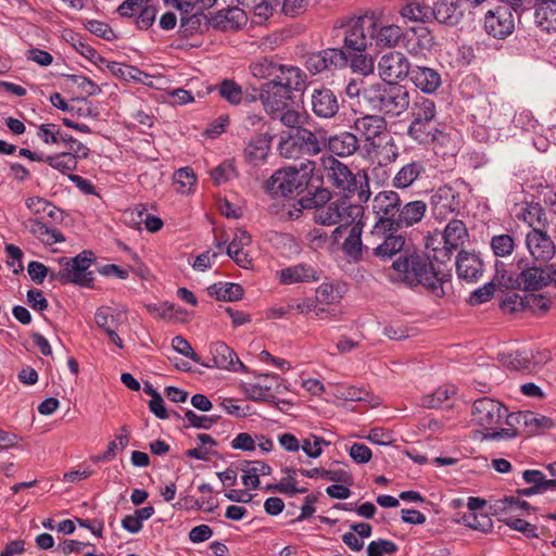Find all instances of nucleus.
Returning a JSON list of instances; mask_svg holds the SVG:
<instances>
[{
    "mask_svg": "<svg viewBox=\"0 0 556 556\" xmlns=\"http://www.w3.org/2000/svg\"><path fill=\"white\" fill-rule=\"evenodd\" d=\"M211 178L216 186H220L236 175L235 167L227 162H223L210 172Z\"/></svg>",
    "mask_w": 556,
    "mask_h": 556,
    "instance_id": "64",
    "label": "nucleus"
},
{
    "mask_svg": "<svg viewBox=\"0 0 556 556\" xmlns=\"http://www.w3.org/2000/svg\"><path fill=\"white\" fill-rule=\"evenodd\" d=\"M78 160L80 159L76 157L71 152H61L59 154L48 155L45 157V162L47 164L63 175L71 174L70 172L77 169Z\"/></svg>",
    "mask_w": 556,
    "mask_h": 556,
    "instance_id": "45",
    "label": "nucleus"
},
{
    "mask_svg": "<svg viewBox=\"0 0 556 556\" xmlns=\"http://www.w3.org/2000/svg\"><path fill=\"white\" fill-rule=\"evenodd\" d=\"M207 293L217 301L233 302L242 299L244 290L235 282H215L207 288Z\"/></svg>",
    "mask_w": 556,
    "mask_h": 556,
    "instance_id": "38",
    "label": "nucleus"
},
{
    "mask_svg": "<svg viewBox=\"0 0 556 556\" xmlns=\"http://www.w3.org/2000/svg\"><path fill=\"white\" fill-rule=\"evenodd\" d=\"M454 393V387L441 386L432 393L424 395L420 400V404L425 408L437 409L440 408L442 404L450 399L451 394Z\"/></svg>",
    "mask_w": 556,
    "mask_h": 556,
    "instance_id": "49",
    "label": "nucleus"
},
{
    "mask_svg": "<svg viewBox=\"0 0 556 556\" xmlns=\"http://www.w3.org/2000/svg\"><path fill=\"white\" fill-rule=\"evenodd\" d=\"M370 13L371 25V43L375 42L380 49H394L402 41L404 36L403 29L395 24L383 23L375 12Z\"/></svg>",
    "mask_w": 556,
    "mask_h": 556,
    "instance_id": "20",
    "label": "nucleus"
},
{
    "mask_svg": "<svg viewBox=\"0 0 556 556\" xmlns=\"http://www.w3.org/2000/svg\"><path fill=\"white\" fill-rule=\"evenodd\" d=\"M525 308L534 315H544L551 306V301L544 294H536L534 292H527L525 294Z\"/></svg>",
    "mask_w": 556,
    "mask_h": 556,
    "instance_id": "53",
    "label": "nucleus"
},
{
    "mask_svg": "<svg viewBox=\"0 0 556 556\" xmlns=\"http://www.w3.org/2000/svg\"><path fill=\"white\" fill-rule=\"evenodd\" d=\"M320 161L323 174L319 176L337 195L344 200L356 195L359 204L369 200L371 192L365 172L354 174L346 164L332 155L323 156Z\"/></svg>",
    "mask_w": 556,
    "mask_h": 556,
    "instance_id": "4",
    "label": "nucleus"
},
{
    "mask_svg": "<svg viewBox=\"0 0 556 556\" xmlns=\"http://www.w3.org/2000/svg\"><path fill=\"white\" fill-rule=\"evenodd\" d=\"M97 257L91 250H84L74 257H60L59 271H51L50 281H59L61 285H75L80 288H94L93 271L89 270Z\"/></svg>",
    "mask_w": 556,
    "mask_h": 556,
    "instance_id": "9",
    "label": "nucleus"
},
{
    "mask_svg": "<svg viewBox=\"0 0 556 556\" xmlns=\"http://www.w3.org/2000/svg\"><path fill=\"white\" fill-rule=\"evenodd\" d=\"M304 66L313 76L324 73L332 74L338 70L348 67V59L342 49L326 48L307 53L305 55Z\"/></svg>",
    "mask_w": 556,
    "mask_h": 556,
    "instance_id": "15",
    "label": "nucleus"
},
{
    "mask_svg": "<svg viewBox=\"0 0 556 556\" xmlns=\"http://www.w3.org/2000/svg\"><path fill=\"white\" fill-rule=\"evenodd\" d=\"M63 132L59 125L53 123L41 124L38 127L37 136L46 143V144H55L61 141V136Z\"/></svg>",
    "mask_w": 556,
    "mask_h": 556,
    "instance_id": "61",
    "label": "nucleus"
},
{
    "mask_svg": "<svg viewBox=\"0 0 556 556\" xmlns=\"http://www.w3.org/2000/svg\"><path fill=\"white\" fill-rule=\"evenodd\" d=\"M412 64L407 56L400 51H389L378 61V74L382 81L401 83L409 77Z\"/></svg>",
    "mask_w": 556,
    "mask_h": 556,
    "instance_id": "17",
    "label": "nucleus"
},
{
    "mask_svg": "<svg viewBox=\"0 0 556 556\" xmlns=\"http://www.w3.org/2000/svg\"><path fill=\"white\" fill-rule=\"evenodd\" d=\"M490 247L496 257H506L515 251L516 241L509 233L494 235L491 238Z\"/></svg>",
    "mask_w": 556,
    "mask_h": 556,
    "instance_id": "50",
    "label": "nucleus"
},
{
    "mask_svg": "<svg viewBox=\"0 0 556 556\" xmlns=\"http://www.w3.org/2000/svg\"><path fill=\"white\" fill-rule=\"evenodd\" d=\"M427 177L426 164L421 160L412 161L403 165L393 178V186L397 189H406L416 181Z\"/></svg>",
    "mask_w": 556,
    "mask_h": 556,
    "instance_id": "30",
    "label": "nucleus"
},
{
    "mask_svg": "<svg viewBox=\"0 0 556 556\" xmlns=\"http://www.w3.org/2000/svg\"><path fill=\"white\" fill-rule=\"evenodd\" d=\"M345 56L348 59V66H350L354 73H359L364 76L374 73L375 60L366 51L345 52Z\"/></svg>",
    "mask_w": 556,
    "mask_h": 556,
    "instance_id": "40",
    "label": "nucleus"
},
{
    "mask_svg": "<svg viewBox=\"0 0 556 556\" xmlns=\"http://www.w3.org/2000/svg\"><path fill=\"white\" fill-rule=\"evenodd\" d=\"M464 13L465 10L459 0H437L432 7V17L447 26L459 24Z\"/></svg>",
    "mask_w": 556,
    "mask_h": 556,
    "instance_id": "28",
    "label": "nucleus"
},
{
    "mask_svg": "<svg viewBox=\"0 0 556 556\" xmlns=\"http://www.w3.org/2000/svg\"><path fill=\"white\" fill-rule=\"evenodd\" d=\"M502 5L489 10L484 15L485 31L497 39L508 37L515 29L513 13L520 16L525 11L531 9L530 0H497Z\"/></svg>",
    "mask_w": 556,
    "mask_h": 556,
    "instance_id": "10",
    "label": "nucleus"
},
{
    "mask_svg": "<svg viewBox=\"0 0 556 556\" xmlns=\"http://www.w3.org/2000/svg\"><path fill=\"white\" fill-rule=\"evenodd\" d=\"M271 119H278L282 125L289 127L290 130H293L301 126V114L295 109L291 108L290 104L283 106V109H278V112H273L268 114Z\"/></svg>",
    "mask_w": 556,
    "mask_h": 556,
    "instance_id": "52",
    "label": "nucleus"
},
{
    "mask_svg": "<svg viewBox=\"0 0 556 556\" xmlns=\"http://www.w3.org/2000/svg\"><path fill=\"white\" fill-rule=\"evenodd\" d=\"M317 135L311 129L299 126L293 130L280 136L277 150L279 155L285 159H301L304 156L317 155L324 148Z\"/></svg>",
    "mask_w": 556,
    "mask_h": 556,
    "instance_id": "11",
    "label": "nucleus"
},
{
    "mask_svg": "<svg viewBox=\"0 0 556 556\" xmlns=\"http://www.w3.org/2000/svg\"><path fill=\"white\" fill-rule=\"evenodd\" d=\"M343 99L332 89L321 86L315 88L311 94V109L313 114L321 119H331L340 111Z\"/></svg>",
    "mask_w": 556,
    "mask_h": 556,
    "instance_id": "19",
    "label": "nucleus"
},
{
    "mask_svg": "<svg viewBox=\"0 0 556 556\" xmlns=\"http://www.w3.org/2000/svg\"><path fill=\"white\" fill-rule=\"evenodd\" d=\"M525 419V428L529 429V432L533 433L541 429H549L554 426V422L551 418L539 415L531 410H527Z\"/></svg>",
    "mask_w": 556,
    "mask_h": 556,
    "instance_id": "59",
    "label": "nucleus"
},
{
    "mask_svg": "<svg viewBox=\"0 0 556 556\" xmlns=\"http://www.w3.org/2000/svg\"><path fill=\"white\" fill-rule=\"evenodd\" d=\"M397 279L409 288L422 286L437 298L445 295L444 285L450 281L451 274L435 268L431 257L414 247L397 256L391 265Z\"/></svg>",
    "mask_w": 556,
    "mask_h": 556,
    "instance_id": "3",
    "label": "nucleus"
},
{
    "mask_svg": "<svg viewBox=\"0 0 556 556\" xmlns=\"http://www.w3.org/2000/svg\"><path fill=\"white\" fill-rule=\"evenodd\" d=\"M260 100L267 114L278 112L292 100V93L277 79H270L262 84L260 88Z\"/></svg>",
    "mask_w": 556,
    "mask_h": 556,
    "instance_id": "21",
    "label": "nucleus"
},
{
    "mask_svg": "<svg viewBox=\"0 0 556 556\" xmlns=\"http://www.w3.org/2000/svg\"><path fill=\"white\" fill-rule=\"evenodd\" d=\"M526 245L534 261L547 263L556 254V245L553 239L538 228H533L526 236Z\"/></svg>",
    "mask_w": 556,
    "mask_h": 556,
    "instance_id": "23",
    "label": "nucleus"
},
{
    "mask_svg": "<svg viewBox=\"0 0 556 556\" xmlns=\"http://www.w3.org/2000/svg\"><path fill=\"white\" fill-rule=\"evenodd\" d=\"M212 418H208V415H198L192 409L186 408L184 409V428H195V429H203V430H210V421H212Z\"/></svg>",
    "mask_w": 556,
    "mask_h": 556,
    "instance_id": "60",
    "label": "nucleus"
},
{
    "mask_svg": "<svg viewBox=\"0 0 556 556\" xmlns=\"http://www.w3.org/2000/svg\"><path fill=\"white\" fill-rule=\"evenodd\" d=\"M218 96L231 105H239L243 101L242 87L233 79L225 78L216 85Z\"/></svg>",
    "mask_w": 556,
    "mask_h": 556,
    "instance_id": "43",
    "label": "nucleus"
},
{
    "mask_svg": "<svg viewBox=\"0 0 556 556\" xmlns=\"http://www.w3.org/2000/svg\"><path fill=\"white\" fill-rule=\"evenodd\" d=\"M273 136L258 134L253 137L243 149L244 161L253 166L262 165L270 151Z\"/></svg>",
    "mask_w": 556,
    "mask_h": 556,
    "instance_id": "29",
    "label": "nucleus"
},
{
    "mask_svg": "<svg viewBox=\"0 0 556 556\" xmlns=\"http://www.w3.org/2000/svg\"><path fill=\"white\" fill-rule=\"evenodd\" d=\"M498 520L504 522L510 529L521 532L528 539H534V538L540 536V534L538 532V527L535 525L528 522L525 519L517 518V517H509L506 519H498Z\"/></svg>",
    "mask_w": 556,
    "mask_h": 556,
    "instance_id": "57",
    "label": "nucleus"
},
{
    "mask_svg": "<svg viewBox=\"0 0 556 556\" xmlns=\"http://www.w3.org/2000/svg\"><path fill=\"white\" fill-rule=\"evenodd\" d=\"M408 78L425 94H433L442 85L439 71L428 66H413Z\"/></svg>",
    "mask_w": 556,
    "mask_h": 556,
    "instance_id": "27",
    "label": "nucleus"
},
{
    "mask_svg": "<svg viewBox=\"0 0 556 556\" xmlns=\"http://www.w3.org/2000/svg\"><path fill=\"white\" fill-rule=\"evenodd\" d=\"M517 218L527 223L530 227L536 228V226H544L546 223L545 210L540 203H526V206L521 207L517 214Z\"/></svg>",
    "mask_w": 556,
    "mask_h": 556,
    "instance_id": "44",
    "label": "nucleus"
},
{
    "mask_svg": "<svg viewBox=\"0 0 556 556\" xmlns=\"http://www.w3.org/2000/svg\"><path fill=\"white\" fill-rule=\"evenodd\" d=\"M352 129L358 135L359 141L368 152L380 153L387 151L386 160L392 162L397 156V147L393 138L387 132V121L378 114H365L354 119Z\"/></svg>",
    "mask_w": 556,
    "mask_h": 556,
    "instance_id": "8",
    "label": "nucleus"
},
{
    "mask_svg": "<svg viewBox=\"0 0 556 556\" xmlns=\"http://www.w3.org/2000/svg\"><path fill=\"white\" fill-rule=\"evenodd\" d=\"M503 414H505V405L491 397H480L476 400L471 408L472 422L481 430V441H488L486 434L492 431H498L503 424Z\"/></svg>",
    "mask_w": 556,
    "mask_h": 556,
    "instance_id": "13",
    "label": "nucleus"
},
{
    "mask_svg": "<svg viewBox=\"0 0 556 556\" xmlns=\"http://www.w3.org/2000/svg\"><path fill=\"white\" fill-rule=\"evenodd\" d=\"M247 22L245 12L238 7L219 10L210 16L211 27L219 31L239 30L247 25Z\"/></svg>",
    "mask_w": 556,
    "mask_h": 556,
    "instance_id": "24",
    "label": "nucleus"
},
{
    "mask_svg": "<svg viewBox=\"0 0 556 556\" xmlns=\"http://www.w3.org/2000/svg\"><path fill=\"white\" fill-rule=\"evenodd\" d=\"M366 105L384 118H396L410 106V92L406 86L395 81L371 84L362 90Z\"/></svg>",
    "mask_w": 556,
    "mask_h": 556,
    "instance_id": "6",
    "label": "nucleus"
},
{
    "mask_svg": "<svg viewBox=\"0 0 556 556\" xmlns=\"http://www.w3.org/2000/svg\"><path fill=\"white\" fill-rule=\"evenodd\" d=\"M274 7H277L279 13L286 16H298L302 14L307 5L309 0H273Z\"/></svg>",
    "mask_w": 556,
    "mask_h": 556,
    "instance_id": "55",
    "label": "nucleus"
},
{
    "mask_svg": "<svg viewBox=\"0 0 556 556\" xmlns=\"http://www.w3.org/2000/svg\"><path fill=\"white\" fill-rule=\"evenodd\" d=\"M463 521L467 527L484 533L490 532L493 527V522L486 514L465 513Z\"/></svg>",
    "mask_w": 556,
    "mask_h": 556,
    "instance_id": "54",
    "label": "nucleus"
},
{
    "mask_svg": "<svg viewBox=\"0 0 556 556\" xmlns=\"http://www.w3.org/2000/svg\"><path fill=\"white\" fill-rule=\"evenodd\" d=\"M314 170L315 162L308 160L300 168H280L265 181V190L273 198H298L302 208L328 203L331 192L323 187V177Z\"/></svg>",
    "mask_w": 556,
    "mask_h": 556,
    "instance_id": "2",
    "label": "nucleus"
},
{
    "mask_svg": "<svg viewBox=\"0 0 556 556\" xmlns=\"http://www.w3.org/2000/svg\"><path fill=\"white\" fill-rule=\"evenodd\" d=\"M402 42L410 55L417 56L431 51L435 45V38L428 27L420 25L404 31Z\"/></svg>",
    "mask_w": 556,
    "mask_h": 556,
    "instance_id": "22",
    "label": "nucleus"
},
{
    "mask_svg": "<svg viewBox=\"0 0 556 556\" xmlns=\"http://www.w3.org/2000/svg\"><path fill=\"white\" fill-rule=\"evenodd\" d=\"M359 148L357 135L351 131H342L330 136L328 139V149L338 156L353 155Z\"/></svg>",
    "mask_w": 556,
    "mask_h": 556,
    "instance_id": "33",
    "label": "nucleus"
},
{
    "mask_svg": "<svg viewBox=\"0 0 556 556\" xmlns=\"http://www.w3.org/2000/svg\"><path fill=\"white\" fill-rule=\"evenodd\" d=\"M534 22L544 31H556L555 10L538 1L534 5Z\"/></svg>",
    "mask_w": 556,
    "mask_h": 556,
    "instance_id": "46",
    "label": "nucleus"
},
{
    "mask_svg": "<svg viewBox=\"0 0 556 556\" xmlns=\"http://www.w3.org/2000/svg\"><path fill=\"white\" fill-rule=\"evenodd\" d=\"M484 271V265L479 255L462 250L456 258V274L466 282L478 281Z\"/></svg>",
    "mask_w": 556,
    "mask_h": 556,
    "instance_id": "25",
    "label": "nucleus"
},
{
    "mask_svg": "<svg viewBox=\"0 0 556 556\" xmlns=\"http://www.w3.org/2000/svg\"><path fill=\"white\" fill-rule=\"evenodd\" d=\"M399 551L397 545L386 539L371 541L367 546V556H383L384 554H395Z\"/></svg>",
    "mask_w": 556,
    "mask_h": 556,
    "instance_id": "63",
    "label": "nucleus"
},
{
    "mask_svg": "<svg viewBox=\"0 0 556 556\" xmlns=\"http://www.w3.org/2000/svg\"><path fill=\"white\" fill-rule=\"evenodd\" d=\"M255 377L261 380L258 386L264 393H281L282 389H286L281 384V378L276 374H257Z\"/></svg>",
    "mask_w": 556,
    "mask_h": 556,
    "instance_id": "62",
    "label": "nucleus"
},
{
    "mask_svg": "<svg viewBox=\"0 0 556 556\" xmlns=\"http://www.w3.org/2000/svg\"><path fill=\"white\" fill-rule=\"evenodd\" d=\"M85 28L92 35L102 38L108 41L116 39V34L105 22L98 20H87L84 23Z\"/></svg>",
    "mask_w": 556,
    "mask_h": 556,
    "instance_id": "58",
    "label": "nucleus"
},
{
    "mask_svg": "<svg viewBox=\"0 0 556 556\" xmlns=\"http://www.w3.org/2000/svg\"><path fill=\"white\" fill-rule=\"evenodd\" d=\"M283 64H279L274 62L270 59L264 58L258 62L252 63L250 65L251 73L254 77L261 79H277V76L280 73Z\"/></svg>",
    "mask_w": 556,
    "mask_h": 556,
    "instance_id": "47",
    "label": "nucleus"
},
{
    "mask_svg": "<svg viewBox=\"0 0 556 556\" xmlns=\"http://www.w3.org/2000/svg\"><path fill=\"white\" fill-rule=\"evenodd\" d=\"M243 391L247 395V397L249 400H252L254 402H266L270 405H274L278 408L279 407V404H287V405H291V402L289 401H286V400H277L276 396L271 393H264L258 383H254V384H244L243 386Z\"/></svg>",
    "mask_w": 556,
    "mask_h": 556,
    "instance_id": "51",
    "label": "nucleus"
},
{
    "mask_svg": "<svg viewBox=\"0 0 556 556\" xmlns=\"http://www.w3.org/2000/svg\"><path fill=\"white\" fill-rule=\"evenodd\" d=\"M430 206L434 218L444 220L451 214H458L464 208V201L454 187L443 185L432 191Z\"/></svg>",
    "mask_w": 556,
    "mask_h": 556,
    "instance_id": "16",
    "label": "nucleus"
},
{
    "mask_svg": "<svg viewBox=\"0 0 556 556\" xmlns=\"http://www.w3.org/2000/svg\"><path fill=\"white\" fill-rule=\"evenodd\" d=\"M527 410H518L509 413L508 407L505 405V414H503V424L505 428L500 426L498 431H492L486 434L488 441H509L519 435V427H525V419Z\"/></svg>",
    "mask_w": 556,
    "mask_h": 556,
    "instance_id": "26",
    "label": "nucleus"
},
{
    "mask_svg": "<svg viewBox=\"0 0 556 556\" xmlns=\"http://www.w3.org/2000/svg\"><path fill=\"white\" fill-rule=\"evenodd\" d=\"M541 355V353L539 354ZM506 364L514 370L532 371L536 365L545 362L544 357L535 358L533 353L529 350H518L506 356Z\"/></svg>",
    "mask_w": 556,
    "mask_h": 556,
    "instance_id": "37",
    "label": "nucleus"
},
{
    "mask_svg": "<svg viewBox=\"0 0 556 556\" xmlns=\"http://www.w3.org/2000/svg\"><path fill=\"white\" fill-rule=\"evenodd\" d=\"M314 208H316L314 212L315 223L324 226L336 225L349 218L354 222L356 218L363 216V206L359 203H346V200L342 198L329 204H319Z\"/></svg>",
    "mask_w": 556,
    "mask_h": 556,
    "instance_id": "14",
    "label": "nucleus"
},
{
    "mask_svg": "<svg viewBox=\"0 0 556 556\" xmlns=\"http://www.w3.org/2000/svg\"><path fill=\"white\" fill-rule=\"evenodd\" d=\"M427 208L428 205L422 200L405 202L396 191L378 192L372 200L376 222L371 232L381 237L382 242L374 249L372 254L382 262L390 261L395 255L402 256L412 247L397 231L420 223L426 216Z\"/></svg>",
    "mask_w": 556,
    "mask_h": 556,
    "instance_id": "1",
    "label": "nucleus"
},
{
    "mask_svg": "<svg viewBox=\"0 0 556 556\" xmlns=\"http://www.w3.org/2000/svg\"><path fill=\"white\" fill-rule=\"evenodd\" d=\"M277 80L282 83V86L293 93L302 92L305 90L307 86V75L306 73L298 66L293 65H282L279 75L277 76Z\"/></svg>",
    "mask_w": 556,
    "mask_h": 556,
    "instance_id": "34",
    "label": "nucleus"
},
{
    "mask_svg": "<svg viewBox=\"0 0 556 556\" xmlns=\"http://www.w3.org/2000/svg\"><path fill=\"white\" fill-rule=\"evenodd\" d=\"M371 23L370 13L366 12L363 15L349 18L339 28L342 36L344 52L352 51H366L371 46Z\"/></svg>",
    "mask_w": 556,
    "mask_h": 556,
    "instance_id": "12",
    "label": "nucleus"
},
{
    "mask_svg": "<svg viewBox=\"0 0 556 556\" xmlns=\"http://www.w3.org/2000/svg\"><path fill=\"white\" fill-rule=\"evenodd\" d=\"M29 231L37 237L42 243L52 245L54 243L64 242L65 237L55 227L42 222L40 218H30Z\"/></svg>",
    "mask_w": 556,
    "mask_h": 556,
    "instance_id": "35",
    "label": "nucleus"
},
{
    "mask_svg": "<svg viewBox=\"0 0 556 556\" xmlns=\"http://www.w3.org/2000/svg\"><path fill=\"white\" fill-rule=\"evenodd\" d=\"M210 353L212 357L200 363L207 368L227 369L235 372H249L248 367L239 359L236 352L225 342L216 341L210 344Z\"/></svg>",
    "mask_w": 556,
    "mask_h": 556,
    "instance_id": "18",
    "label": "nucleus"
},
{
    "mask_svg": "<svg viewBox=\"0 0 556 556\" xmlns=\"http://www.w3.org/2000/svg\"><path fill=\"white\" fill-rule=\"evenodd\" d=\"M494 268L495 280L500 288L506 290L535 292L548 286L549 265L543 268L531 263L527 257L518 258L509 267L496 260Z\"/></svg>",
    "mask_w": 556,
    "mask_h": 556,
    "instance_id": "5",
    "label": "nucleus"
},
{
    "mask_svg": "<svg viewBox=\"0 0 556 556\" xmlns=\"http://www.w3.org/2000/svg\"><path fill=\"white\" fill-rule=\"evenodd\" d=\"M363 227L364 223L361 219L355 222L350 228L349 236L342 244L343 253L354 262L362 260V253L364 249L362 242Z\"/></svg>",
    "mask_w": 556,
    "mask_h": 556,
    "instance_id": "36",
    "label": "nucleus"
},
{
    "mask_svg": "<svg viewBox=\"0 0 556 556\" xmlns=\"http://www.w3.org/2000/svg\"><path fill=\"white\" fill-rule=\"evenodd\" d=\"M498 286L497 280H495V275L492 280L484 283L482 287L476 289L470 293L469 303L470 305H480L492 299L494 292Z\"/></svg>",
    "mask_w": 556,
    "mask_h": 556,
    "instance_id": "56",
    "label": "nucleus"
},
{
    "mask_svg": "<svg viewBox=\"0 0 556 556\" xmlns=\"http://www.w3.org/2000/svg\"><path fill=\"white\" fill-rule=\"evenodd\" d=\"M319 273L313 266L304 263L289 266L279 271V279L283 285L313 282L319 280Z\"/></svg>",
    "mask_w": 556,
    "mask_h": 556,
    "instance_id": "32",
    "label": "nucleus"
},
{
    "mask_svg": "<svg viewBox=\"0 0 556 556\" xmlns=\"http://www.w3.org/2000/svg\"><path fill=\"white\" fill-rule=\"evenodd\" d=\"M68 42L80 55L89 60L98 67H102V64L105 62V58L100 55L94 48L85 42L80 34L72 33L70 35Z\"/></svg>",
    "mask_w": 556,
    "mask_h": 556,
    "instance_id": "42",
    "label": "nucleus"
},
{
    "mask_svg": "<svg viewBox=\"0 0 556 556\" xmlns=\"http://www.w3.org/2000/svg\"><path fill=\"white\" fill-rule=\"evenodd\" d=\"M437 115L434 101L419 97L410 106L407 137L420 146L443 144L448 139V135L442 129Z\"/></svg>",
    "mask_w": 556,
    "mask_h": 556,
    "instance_id": "7",
    "label": "nucleus"
},
{
    "mask_svg": "<svg viewBox=\"0 0 556 556\" xmlns=\"http://www.w3.org/2000/svg\"><path fill=\"white\" fill-rule=\"evenodd\" d=\"M400 14L409 21L427 22L432 17V8L414 1L403 5Z\"/></svg>",
    "mask_w": 556,
    "mask_h": 556,
    "instance_id": "48",
    "label": "nucleus"
},
{
    "mask_svg": "<svg viewBox=\"0 0 556 556\" xmlns=\"http://www.w3.org/2000/svg\"><path fill=\"white\" fill-rule=\"evenodd\" d=\"M210 27V17L203 12H194L180 17L178 35L180 38L189 39L194 35L208 31Z\"/></svg>",
    "mask_w": 556,
    "mask_h": 556,
    "instance_id": "31",
    "label": "nucleus"
},
{
    "mask_svg": "<svg viewBox=\"0 0 556 556\" xmlns=\"http://www.w3.org/2000/svg\"><path fill=\"white\" fill-rule=\"evenodd\" d=\"M467 235V228L464 222L460 219H452L448 222L443 232L444 243L450 249H457L464 243V239Z\"/></svg>",
    "mask_w": 556,
    "mask_h": 556,
    "instance_id": "41",
    "label": "nucleus"
},
{
    "mask_svg": "<svg viewBox=\"0 0 556 556\" xmlns=\"http://www.w3.org/2000/svg\"><path fill=\"white\" fill-rule=\"evenodd\" d=\"M299 472L307 478H317L329 480L332 482H342L351 485L353 483L352 475L343 469L329 470L325 468H313V469H304L300 468Z\"/></svg>",
    "mask_w": 556,
    "mask_h": 556,
    "instance_id": "39",
    "label": "nucleus"
}]
</instances>
